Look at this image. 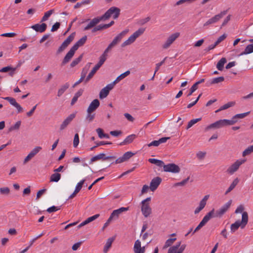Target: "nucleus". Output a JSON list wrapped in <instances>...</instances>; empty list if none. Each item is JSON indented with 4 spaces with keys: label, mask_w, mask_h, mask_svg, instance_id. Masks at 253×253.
Wrapping results in <instances>:
<instances>
[{
    "label": "nucleus",
    "mask_w": 253,
    "mask_h": 253,
    "mask_svg": "<svg viewBox=\"0 0 253 253\" xmlns=\"http://www.w3.org/2000/svg\"><path fill=\"white\" fill-rule=\"evenodd\" d=\"M16 68H12L10 66H6L1 68L0 70V72H7L8 71H10L9 73V75L12 77L14 74V71H15Z\"/></svg>",
    "instance_id": "obj_33"
},
{
    "label": "nucleus",
    "mask_w": 253,
    "mask_h": 253,
    "mask_svg": "<svg viewBox=\"0 0 253 253\" xmlns=\"http://www.w3.org/2000/svg\"><path fill=\"white\" fill-rule=\"evenodd\" d=\"M170 138L168 137H162L159 139L158 140H154L148 144L149 147H151L152 146H158L160 144L165 143L167 140L169 139Z\"/></svg>",
    "instance_id": "obj_25"
},
{
    "label": "nucleus",
    "mask_w": 253,
    "mask_h": 253,
    "mask_svg": "<svg viewBox=\"0 0 253 253\" xmlns=\"http://www.w3.org/2000/svg\"><path fill=\"white\" fill-rule=\"evenodd\" d=\"M232 202V200H230L228 202L223 205L219 210L216 211L214 216L221 217L229 209Z\"/></svg>",
    "instance_id": "obj_11"
},
{
    "label": "nucleus",
    "mask_w": 253,
    "mask_h": 253,
    "mask_svg": "<svg viewBox=\"0 0 253 253\" xmlns=\"http://www.w3.org/2000/svg\"><path fill=\"white\" fill-rule=\"evenodd\" d=\"M246 162L245 160H238L232 164L227 169L226 172L230 174H233L239 169V167Z\"/></svg>",
    "instance_id": "obj_6"
},
{
    "label": "nucleus",
    "mask_w": 253,
    "mask_h": 253,
    "mask_svg": "<svg viewBox=\"0 0 253 253\" xmlns=\"http://www.w3.org/2000/svg\"><path fill=\"white\" fill-rule=\"evenodd\" d=\"M144 31L145 29L143 28L138 29L132 35H131L127 40L125 41L122 44V47H125L133 43L138 37L143 34Z\"/></svg>",
    "instance_id": "obj_5"
},
{
    "label": "nucleus",
    "mask_w": 253,
    "mask_h": 253,
    "mask_svg": "<svg viewBox=\"0 0 253 253\" xmlns=\"http://www.w3.org/2000/svg\"><path fill=\"white\" fill-rule=\"evenodd\" d=\"M99 214H96L87 218L86 219L82 222L77 226L78 229H79L81 227H83V226H84L85 225L89 223V222L95 220L99 216Z\"/></svg>",
    "instance_id": "obj_24"
},
{
    "label": "nucleus",
    "mask_w": 253,
    "mask_h": 253,
    "mask_svg": "<svg viewBox=\"0 0 253 253\" xmlns=\"http://www.w3.org/2000/svg\"><path fill=\"white\" fill-rule=\"evenodd\" d=\"M53 11L54 10L53 9H51L46 12L44 13L43 16L42 17L41 19V22H44L46 21L48 19V18L50 16V15L53 13Z\"/></svg>",
    "instance_id": "obj_43"
},
{
    "label": "nucleus",
    "mask_w": 253,
    "mask_h": 253,
    "mask_svg": "<svg viewBox=\"0 0 253 253\" xmlns=\"http://www.w3.org/2000/svg\"><path fill=\"white\" fill-rule=\"evenodd\" d=\"M98 70V69L97 68H96V67L94 66L93 68L91 70V72L89 73L86 78L85 79V82H88L93 77V76L96 73Z\"/></svg>",
    "instance_id": "obj_39"
},
{
    "label": "nucleus",
    "mask_w": 253,
    "mask_h": 253,
    "mask_svg": "<svg viewBox=\"0 0 253 253\" xmlns=\"http://www.w3.org/2000/svg\"><path fill=\"white\" fill-rule=\"evenodd\" d=\"M60 209V207H55L53 206L47 209V211L49 213L56 211Z\"/></svg>",
    "instance_id": "obj_55"
},
{
    "label": "nucleus",
    "mask_w": 253,
    "mask_h": 253,
    "mask_svg": "<svg viewBox=\"0 0 253 253\" xmlns=\"http://www.w3.org/2000/svg\"><path fill=\"white\" fill-rule=\"evenodd\" d=\"M239 180L238 178H235L233 181V182H232V183L231 184L230 186L228 187V188L227 189V190L225 192V195L228 194L233 189H234L235 188V187L236 186V185L238 184V183H239Z\"/></svg>",
    "instance_id": "obj_31"
},
{
    "label": "nucleus",
    "mask_w": 253,
    "mask_h": 253,
    "mask_svg": "<svg viewBox=\"0 0 253 253\" xmlns=\"http://www.w3.org/2000/svg\"><path fill=\"white\" fill-rule=\"evenodd\" d=\"M76 51V50L75 49H74L72 47L71 48L70 50L68 52V53L64 57L62 62L61 65L62 66L65 65L70 61L71 58L73 57Z\"/></svg>",
    "instance_id": "obj_19"
},
{
    "label": "nucleus",
    "mask_w": 253,
    "mask_h": 253,
    "mask_svg": "<svg viewBox=\"0 0 253 253\" xmlns=\"http://www.w3.org/2000/svg\"><path fill=\"white\" fill-rule=\"evenodd\" d=\"M114 85L112 84H107L105 87L103 88L100 91L99 97L100 99H103L107 96L109 91L112 90Z\"/></svg>",
    "instance_id": "obj_14"
},
{
    "label": "nucleus",
    "mask_w": 253,
    "mask_h": 253,
    "mask_svg": "<svg viewBox=\"0 0 253 253\" xmlns=\"http://www.w3.org/2000/svg\"><path fill=\"white\" fill-rule=\"evenodd\" d=\"M179 33H175L169 36L166 42L163 44V48L164 49L169 48L174 41L179 37Z\"/></svg>",
    "instance_id": "obj_13"
},
{
    "label": "nucleus",
    "mask_w": 253,
    "mask_h": 253,
    "mask_svg": "<svg viewBox=\"0 0 253 253\" xmlns=\"http://www.w3.org/2000/svg\"><path fill=\"white\" fill-rule=\"evenodd\" d=\"M100 102L97 99H94L89 104L87 110L89 112L94 111L99 107Z\"/></svg>",
    "instance_id": "obj_22"
},
{
    "label": "nucleus",
    "mask_w": 253,
    "mask_h": 253,
    "mask_svg": "<svg viewBox=\"0 0 253 253\" xmlns=\"http://www.w3.org/2000/svg\"><path fill=\"white\" fill-rule=\"evenodd\" d=\"M60 23L59 22H56L52 27L51 29V32H55L57 31L60 27Z\"/></svg>",
    "instance_id": "obj_57"
},
{
    "label": "nucleus",
    "mask_w": 253,
    "mask_h": 253,
    "mask_svg": "<svg viewBox=\"0 0 253 253\" xmlns=\"http://www.w3.org/2000/svg\"><path fill=\"white\" fill-rule=\"evenodd\" d=\"M189 179V177H188L187 178L183 180L182 181L175 183L174 186H184L188 182Z\"/></svg>",
    "instance_id": "obj_53"
},
{
    "label": "nucleus",
    "mask_w": 253,
    "mask_h": 253,
    "mask_svg": "<svg viewBox=\"0 0 253 253\" xmlns=\"http://www.w3.org/2000/svg\"><path fill=\"white\" fill-rule=\"evenodd\" d=\"M75 34L73 33L68 37V38L63 42V43L58 48L56 52L57 54L60 53L67 47L70 43L73 41L75 37Z\"/></svg>",
    "instance_id": "obj_7"
},
{
    "label": "nucleus",
    "mask_w": 253,
    "mask_h": 253,
    "mask_svg": "<svg viewBox=\"0 0 253 253\" xmlns=\"http://www.w3.org/2000/svg\"><path fill=\"white\" fill-rule=\"evenodd\" d=\"M120 12V9L116 7H111L102 16L92 19L89 23L84 27V30L86 31L94 27L101 21H105L108 19L112 15L114 19L117 18Z\"/></svg>",
    "instance_id": "obj_1"
},
{
    "label": "nucleus",
    "mask_w": 253,
    "mask_h": 253,
    "mask_svg": "<svg viewBox=\"0 0 253 253\" xmlns=\"http://www.w3.org/2000/svg\"><path fill=\"white\" fill-rule=\"evenodd\" d=\"M130 71L129 70L126 71L125 73L121 74L120 76H119L112 83H111L114 86L115 85L119 83L120 81H121L122 80L125 78L126 77L128 76L130 74Z\"/></svg>",
    "instance_id": "obj_29"
},
{
    "label": "nucleus",
    "mask_w": 253,
    "mask_h": 253,
    "mask_svg": "<svg viewBox=\"0 0 253 253\" xmlns=\"http://www.w3.org/2000/svg\"><path fill=\"white\" fill-rule=\"evenodd\" d=\"M87 40V36H84L80 39L76 43L72 46V47L77 50L80 46L83 45Z\"/></svg>",
    "instance_id": "obj_27"
},
{
    "label": "nucleus",
    "mask_w": 253,
    "mask_h": 253,
    "mask_svg": "<svg viewBox=\"0 0 253 253\" xmlns=\"http://www.w3.org/2000/svg\"><path fill=\"white\" fill-rule=\"evenodd\" d=\"M248 222V214L246 211H244L242 215V220H237L235 223L232 224L230 226V232L234 233L240 227L243 229L246 226Z\"/></svg>",
    "instance_id": "obj_2"
},
{
    "label": "nucleus",
    "mask_w": 253,
    "mask_h": 253,
    "mask_svg": "<svg viewBox=\"0 0 253 253\" xmlns=\"http://www.w3.org/2000/svg\"><path fill=\"white\" fill-rule=\"evenodd\" d=\"M226 62L225 58H222L217 63L216 68L219 71H222L223 69L224 65Z\"/></svg>",
    "instance_id": "obj_37"
},
{
    "label": "nucleus",
    "mask_w": 253,
    "mask_h": 253,
    "mask_svg": "<svg viewBox=\"0 0 253 253\" xmlns=\"http://www.w3.org/2000/svg\"><path fill=\"white\" fill-rule=\"evenodd\" d=\"M204 82V79H203L195 83L191 87V94L198 88V85Z\"/></svg>",
    "instance_id": "obj_47"
},
{
    "label": "nucleus",
    "mask_w": 253,
    "mask_h": 253,
    "mask_svg": "<svg viewBox=\"0 0 253 253\" xmlns=\"http://www.w3.org/2000/svg\"><path fill=\"white\" fill-rule=\"evenodd\" d=\"M83 57V54L80 55L78 58L75 59L70 64L71 67H74L75 66L78 65L82 60Z\"/></svg>",
    "instance_id": "obj_40"
},
{
    "label": "nucleus",
    "mask_w": 253,
    "mask_h": 253,
    "mask_svg": "<svg viewBox=\"0 0 253 253\" xmlns=\"http://www.w3.org/2000/svg\"><path fill=\"white\" fill-rule=\"evenodd\" d=\"M253 152V145L249 146L247 148H246L243 152L242 155L243 157L247 156L251 153Z\"/></svg>",
    "instance_id": "obj_45"
},
{
    "label": "nucleus",
    "mask_w": 253,
    "mask_h": 253,
    "mask_svg": "<svg viewBox=\"0 0 253 253\" xmlns=\"http://www.w3.org/2000/svg\"><path fill=\"white\" fill-rule=\"evenodd\" d=\"M79 143V136L78 133L75 134L73 140V146L76 148Z\"/></svg>",
    "instance_id": "obj_52"
},
{
    "label": "nucleus",
    "mask_w": 253,
    "mask_h": 253,
    "mask_svg": "<svg viewBox=\"0 0 253 253\" xmlns=\"http://www.w3.org/2000/svg\"><path fill=\"white\" fill-rule=\"evenodd\" d=\"M10 192V190L8 187H2L0 188V193L3 195H8Z\"/></svg>",
    "instance_id": "obj_54"
},
{
    "label": "nucleus",
    "mask_w": 253,
    "mask_h": 253,
    "mask_svg": "<svg viewBox=\"0 0 253 253\" xmlns=\"http://www.w3.org/2000/svg\"><path fill=\"white\" fill-rule=\"evenodd\" d=\"M232 123L233 122L230 121V120H220L207 126L206 127V130H209V129L212 128L217 129L228 126H232Z\"/></svg>",
    "instance_id": "obj_4"
},
{
    "label": "nucleus",
    "mask_w": 253,
    "mask_h": 253,
    "mask_svg": "<svg viewBox=\"0 0 253 253\" xmlns=\"http://www.w3.org/2000/svg\"><path fill=\"white\" fill-rule=\"evenodd\" d=\"M115 159H116V157L115 156H106V155L104 153H100L92 157L90 159L89 164H91L92 163L99 160L106 161L108 160H114Z\"/></svg>",
    "instance_id": "obj_10"
},
{
    "label": "nucleus",
    "mask_w": 253,
    "mask_h": 253,
    "mask_svg": "<svg viewBox=\"0 0 253 253\" xmlns=\"http://www.w3.org/2000/svg\"><path fill=\"white\" fill-rule=\"evenodd\" d=\"M21 122L19 121L17 122L13 126H11L9 128V131H12L14 130H18L21 126Z\"/></svg>",
    "instance_id": "obj_46"
},
{
    "label": "nucleus",
    "mask_w": 253,
    "mask_h": 253,
    "mask_svg": "<svg viewBox=\"0 0 253 253\" xmlns=\"http://www.w3.org/2000/svg\"><path fill=\"white\" fill-rule=\"evenodd\" d=\"M75 114H70L61 124L60 126V130L64 129L75 118Z\"/></svg>",
    "instance_id": "obj_20"
},
{
    "label": "nucleus",
    "mask_w": 253,
    "mask_h": 253,
    "mask_svg": "<svg viewBox=\"0 0 253 253\" xmlns=\"http://www.w3.org/2000/svg\"><path fill=\"white\" fill-rule=\"evenodd\" d=\"M227 37L226 34H224L221 36H220L217 40V41L215 42V45H218L220 42H221L222 41H223L224 40L226 39Z\"/></svg>",
    "instance_id": "obj_56"
},
{
    "label": "nucleus",
    "mask_w": 253,
    "mask_h": 253,
    "mask_svg": "<svg viewBox=\"0 0 253 253\" xmlns=\"http://www.w3.org/2000/svg\"><path fill=\"white\" fill-rule=\"evenodd\" d=\"M164 171L172 173H178L180 171V168L178 166L173 163L164 165Z\"/></svg>",
    "instance_id": "obj_12"
},
{
    "label": "nucleus",
    "mask_w": 253,
    "mask_h": 253,
    "mask_svg": "<svg viewBox=\"0 0 253 253\" xmlns=\"http://www.w3.org/2000/svg\"><path fill=\"white\" fill-rule=\"evenodd\" d=\"M250 112H247L244 113L242 114H238L234 116L231 120H230V122H233L232 123V125H234L238 122V119H242L246 117L250 114Z\"/></svg>",
    "instance_id": "obj_23"
},
{
    "label": "nucleus",
    "mask_w": 253,
    "mask_h": 253,
    "mask_svg": "<svg viewBox=\"0 0 253 253\" xmlns=\"http://www.w3.org/2000/svg\"><path fill=\"white\" fill-rule=\"evenodd\" d=\"M85 181V179H83L80 181L76 185L75 191L76 193H79L80 191L81 190L83 184Z\"/></svg>",
    "instance_id": "obj_50"
},
{
    "label": "nucleus",
    "mask_w": 253,
    "mask_h": 253,
    "mask_svg": "<svg viewBox=\"0 0 253 253\" xmlns=\"http://www.w3.org/2000/svg\"><path fill=\"white\" fill-rule=\"evenodd\" d=\"M148 161L150 163L155 164L160 167H163L164 165V162L160 160L151 158L148 160Z\"/></svg>",
    "instance_id": "obj_36"
},
{
    "label": "nucleus",
    "mask_w": 253,
    "mask_h": 253,
    "mask_svg": "<svg viewBox=\"0 0 253 253\" xmlns=\"http://www.w3.org/2000/svg\"><path fill=\"white\" fill-rule=\"evenodd\" d=\"M226 11H223L221 12L220 13L215 15L213 17L209 19L205 23H204V26H207L209 25L216 23L226 14Z\"/></svg>",
    "instance_id": "obj_8"
},
{
    "label": "nucleus",
    "mask_w": 253,
    "mask_h": 253,
    "mask_svg": "<svg viewBox=\"0 0 253 253\" xmlns=\"http://www.w3.org/2000/svg\"><path fill=\"white\" fill-rule=\"evenodd\" d=\"M2 98L8 101L11 105L15 107L17 109L18 113L23 112L22 107L16 101L15 98L11 97H3Z\"/></svg>",
    "instance_id": "obj_16"
},
{
    "label": "nucleus",
    "mask_w": 253,
    "mask_h": 253,
    "mask_svg": "<svg viewBox=\"0 0 253 253\" xmlns=\"http://www.w3.org/2000/svg\"><path fill=\"white\" fill-rule=\"evenodd\" d=\"M167 57H165L161 62L156 64L155 68V73H156L160 69V67L165 63Z\"/></svg>",
    "instance_id": "obj_58"
},
{
    "label": "nucleus",
    "mask_w": 253,
    "mask_h": 253,
    "mask_svg": "<svg viewBox=\"0 0 253 253\" xmlns=\"http://www.w3.org/2000/svg\"><path fill=\"white\" fill-rule=\"evenodd\" d=\"M205 207V206L200 203L199 207L196 208L194 211L195 213H198L201 210H202Z\"/></svg>",
    "instance_id": "obj_63"
},
{
    "label": "nucleus",
    "mask_w": 253,
    "mask_h": 253,
    "mask_svg": "<svg viewBox=\"0 0 253 253\" xmlns=\"http://www.w3.org/2000/svg\"><path fill=\"white\" fill-rule=\"evenodd\" d=\"M96 130L98 135V137L101 139L103 138L104 134L103 129L100 128H98Z\"/></svg>",
    "instance_id": "obj_59"
},
{
    "label": "nucleus",
    "mask_w": 253,
    "mask_h": 253,
    "mask_svg": "<svg viewBox=\"0 0 253 253\" xmlns=\"http://www.w3.org/2000/svg\"><path fill=\"white\" fill-rule=\"evenodd\" d=\"M70 84L68 83H66L64 85H62L60 88L58 90L57 96L60 97L64 92L69 87Z\"/></svg>",
    "instance_id": "obj_30"
},
{
    "label": "nucleus",
    "mask_w": 253,
    "mask_h": 253,
    "mask_svg": "<svg viewBox=\"0 0 253 253\" xmlns=\"http://www.w3.org/2000/svg\"><path fill=\"white\" fill-rule=\"evenodd\" d=\"M87 114L85 117V121L87 123H90L93 121L95 117V113L93 112H89L88 111H86Z\"/></svg>",
    "instance_id": "obj_32"
},
{
    "label": "nucleus",
    "mask_w": 253,
    "mask_h": 253,
    "mask_svg": "<svg viewBox=\"0 0 253 253\" xmlns=\"http://www.w3.org/2000/svg\"><path fill=\"white\" fill-rule=\"evenodd\" d=\"M176 240V238H170L167 240L165 244L163 249H166L171 246L173 243Z\"/></svg>",
    "instance_id": "obj_49"
},
{
    "label": "nucleus",
    "mask_w": 253,
    "mask_h": 253,
    "mask_svg": "<svg viewBox=\"0 0 253 253\" xmlns=\"http://www.w3.org/2000/svg\"><path fill=\"white\" fill-rule=\"evenodd\" d=\"M42 150V147L40 146H37L34 148L29 154L33 158L37 154H38Z\"/></svg>",
    "instance_id": "obj_44"
},
{
    "label": "nucleus",
    "mask_w": 253,
    "mask_h": 253,
    "mask_svg": "<svg viewBox=\"0 0 253 253\" xmlns=\"http://www.w3.org/2000/svg\"><path fill=\"white\" fill-rule=\"evenodd\" d=\"M151 200V198L150 197H148L142 201L141 203V211L145 217H148L152 213V209L149 203Z\"/></svg>",
    "instance_id": "obj_3"
},
{
    "label": "nucleus",
    "mask_w": 253,
    "mask_h": 253,
    "mask_svg": "<svg viewBox=\"0 0 253 253\" xmlns=\"http://www.w3.org/2000/svg\"><path fill=\"white\" fill-rule=\"evenodd\" d=\"M134 253H144L145 251V247H143L140 248H133Z\"/></svg>",
    "instance_id": "obj_61"
},
{
    "label": "nucleus",
    "mask_w": 253,
    "mask_h": 253,
    "mask_svg": "<svg viewBox=\"0 0 253 253\" xmlns=\"http://www.w3.org/2000/svg\"><path fill=\"white\" fill-rule=\"evenodd\" d=\"M110 133L112 136H118L122 134V131L121 130H114L110 131Z\"/></svg>",
    "instance_id": "obj_62"
},
{
    "label": "nucleus",
    "mask_w": 253,
    "mask_h": 253,
    "mask_svg": "<svg viewBox=\"0 0 253 253\" xmlns=\"http://www.w3.org/2000/svg\"><path fill=\"white\" fill-rule=\"evenodd\" d=\"M224 80L223 77H219L212 79L211 81V84H216L219 83H221Z\"/></svg>",
    "instance_id": "obj_51"
},
{
    "label": "nucleus",
    "mask_w": 253,
    "mask_h": 253,
    "mask_svg": "<svg viewBox=\"0 0 253 253\" xmlns=\"http://www.w3.org/2000/svg\"><path fill=\"white\" fill-rule=\"evenodd\" d=\"M234 104H235V103L233 102H228V103L223 105V106H221L220 108L219 109L215 111V112L217 113V112H218L221 111L222 110L227 109L229 108V107L234 106Z\"/></svg>",
    "instance_id": "obj_38"
},
{
    "label": "nucleus",
    "mask_w": 253,
    "mask_h": 253,
    "mask_svg": "<svg viewBox=\"0 0 253 253\" xmlns=\"http://www.w3.org/2000/svg\"><path fill=\"white\" fill-rule=\"evenodd\" d=\"M134 154L131 152H127L125 153L122 157L119 158L118 159H116L115 162H113L112 164L115 163L116 164H120L123 162H124L127 160H128L129 159H130Z\"/></svg>",
    "instance_id": "obj_18"
},
{
    "label": "nucleus",
    "mask_w": 253,
    "mask_h": 253,
    "mask_svg": "<svg viewBox=\"0 0 253 253\" xmlns=\"http://www.w3.org/2000/svg\"><path fill=\"white\" fill-rule=\"evenodd\" d=\"M162 178L160 177H156L152 179L150 183V189L152 191H155L162 182Z\"/></svg>",
    "instance_id": "obj_17"
},
{
    "label": "nucleus",
    "mask_w": 253,
    "mask_h": 253,
    "mask_svg": "<svg viewBox=\"0 0 253 253\" xmlns=\"http://www.w3.org/2000/svg\"><path fill=\"white\" fill-rule=\"evenodd\" d=\"M180 247V242L177 244L176 245L170 247L168 253H180V252H177V250Z\"/></svg>",
    "instance_id": "obj_41"
},
{
    "label": "nucleus",
    "mask_w": 253,
    "mask_h": 253,
    "mask_svg": "<svg viewBox=\"0 0 253 253\" xmlns=\"http://www.w3.org/2000/svg\"><path fill=\"white\" fill-rule=\"evenodd\" d=\"M96 146L98 147L101 145H106V144H112V142H108V141H100V142H95Z\"/></svg>",
    "instance_id": "obj_60"
},
{
    "label": "nucleus",
    "mask_w": 253,
    "mask_h": 253,
    "mask_svg": "<svg viewBox=\"0 0 253 253\" xmlns=\"http://www.w3.org/2000/svg\"><path fill=\"white\" fill-rule=\"evenodd\" d=\"M253 52V43L248 45L245 48L244 51L242 52L240 55L250 54Z\"/></svg>",
    "instance_id": "obj_34"
},
{
    "label": "nucleus",
    "mask_w": 253,
    "mask_h": 253,
    "mask_svg": "<svg viewBox=\"0 0 253 253\" xmlns=\"http://www.w3.org/2000/svg\"><path fill=\"white\" fill-rule=\"evenodd\" d=\"M61 175L59 173L55 172L52 174L50 177V182H57L61 178Z\"/></svg>",
    "instance_id": "obj_35"
},
{
    "label": "nucleus",
    "mask_w": 253,
    "mask_h": 253,
    "mask_svg": "<svg viewBox=\"0 0 253 253\" xmlns=\"http://www.w3.org/2000/svg\"><path fill=\"white\" fill-rule=\"evenodd\" d=\"M214 213V209L212 210L209 213H208L203 218L202 220L200 222L199 224L197 226V227L195 229L194 233L198 231L200 229H201L202 227H203L210 220V219L213 216V214Z\"/></svg>",
    "instance_id": "obj_9"
},
{
    "label": "nucleus",
    "mask_w": 253,
    "mask_h": 253,
    "mask_svg": "<svg viewBox=\"0 0 253 253\" xmlns=\"http://www.w3.org/2000/svg\"><path fill=\"white\" fill-rule=\"evenodd\" d=\"M31 28L37 32L43 33L46 30L47 25L44 23L42 24H36L32 25Z\"/></svg>",
    "instance_id": "obj_21"
},
{
    "label": "nucleus",
    "mask_w": 253,
    "mask_h": 253,
    "mask_svg": "<svg viewBox=\"0 0 253 253\" xmlns=\"http://www.w3.org/2000/svg\"><path fill=\"white\" fill-rule=\"evenodd\" d=\"M207 153L206 151H198L196 153V157L199 160H203L205 159Z\"/></svg>",
    "instance_id": "obj_48"
},
{
    "label": "nucleus",
    "mask_w": 253,
    "mask_h": 253,
    "mask_svg": "<svg viewBox=\"0 0 253 253\" xmlns=\"http://www.w3.org/2000/svg\"><path fill=\"white\" fill-rule=\"evenodd\" d=\"M135 138H136V135H135V134L129 135L127 136L123 141H122V142L119 143V145L120 146H122V145H127L128 144L131 143Z\"/></svg>",
    "instance_id": "obj_28"
},
{
    "label": "nucleus",
    "mask_w": 253,
    "mask_h": 253,
    "mask_svg": "<svg viewBox=\"0 0 253 253\" xmlns=\"http://www.w3.org/2000/svg\"><path fill=\"white\" fill-rule=\"evenodd\" d=\"M122 39V38L118 35L109 44L113 47L116 45Z\"/></svg>",
    "instance_id": "obj_42"
},
{
    "label": "nucleus",
    "mask_w": 253,
    "mask_h": 253,
    "mask_svg": "<svg viewBox=\"0 0 253 253\" xmlns=\"http://www.w3.org/2000/svg\"><path fill=\"white\" fill-rule=\"evenodd\" d=\"M125 117L127 119V120H128L130 122H133L134 120V118L129 114L128 113H125L124 114Z\"/></svg>",
    "instance_id": "obj_64"
},
{
    "label": "nucleus",
    "mask_w": 253,
    "mask_h": 253,
    "mask_svg": "<svg viewBox=\"0 0 253 253\" xmlns=\"http://www.w3.org/2000/svg\"><path fill=\"white\" fill-rule=\"evenodd\" d=\"M128 209H129L128 207H122L117 210H115L113 211V212L111 213L109 217L112 220L117 219L118 218L120 214L121 213H122L123 212L127 211L128 210Z\"/></svg>",
    "instance_id": "obj_15"
},
{
    "label": "nucleus",
    "mask_w": 253,
    "mask_h": 253,
    "mask_svg": "<svg viewBox=\"0 0 253 253\" xmlns=\"http://www.w3.org/2000/svg\"><path fill=\"white\" fill-rule=\"evenodd\" d=\"M115 239V237L109 238L107 239L105 245L104 247L103 252L104 253H107L110 248L111 247L112 244Z\"/></svg>",
    "instance_id": "obj_26"
}]
</instances>
